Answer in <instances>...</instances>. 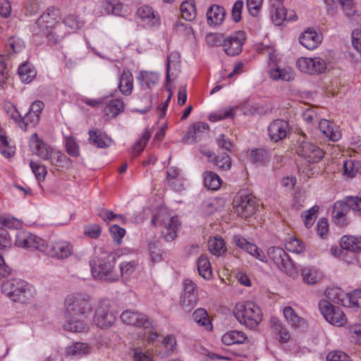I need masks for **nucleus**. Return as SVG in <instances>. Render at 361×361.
I'll list each match as a JSON object with an SVG mask.
<instances>
[{
    "label": "nucleus",
    "mask_w": 361,
    "mask_h": 361,
    "mask_svg": "<svg viewBox=\"0 0 361 361\" xmlns=\"http://www.w3.org/2000/svg\"><path fill=\"white\" fill-rule=\"evenodd\" d=\"M289 130L288 123L283 119H276L268 126L269 137L274 142L283 140Z\"/></svg>",
    "instance_id": "nucleus-17"
},
{
    "label": "nucleus",
    "mask_w": 361,
    "mask_h": 361,
    "mask_svg": "<svg viewBox=\"0 0 361 361\" xmlns=\"http://www.w3.org/2000/svg\"><path fill=\"white\" fill-rule=\"evenodd\" d=\"M65 307L67 320L64 329L73 332L85 331L87 326L84 319L92 312L90 298L80 294L69 295L66 298Z\"/></svg>",
    "instance_id": "nucleus-1"
},
{
    "label": "nucleus",
    "mask_w": 361,
    "mask_h": 361,
    "mask_svg": "<svg viewBox=\"0 0 361 361\" xmlns=\"http://www.w3.org/2000/svg\"><path fill=\"white\" fill-rule=\"evenodd\" d=\"M133 87V78L129 70L124 69L119 78L118 88L125 95H130Z\"/></svg>",
    "instance_id": "nucleus-28"
},
{
    "label": "nucleus",
    "mask_w": 361,
    "mask_h": 361,
    "mask_svg": "<svg viewBox=\"0 0 361 361\" xmlns=\"http://www.w3.org/2000/svg\"><path fill=\"white\" fill-rule=\"evenodd\" d=\"M269 75L273 80L281 79L284 81H291L294 78V75L290 68L280 69L276 68L269 71Z\"/></svg>",
    "instance_id": "nucleus-41"
},
{
    "label": "nucleus",
    "mask_w": 361,
    "mask_h": 361,
    "mask_svg": "<svg viewBox=\"0 0 361 361\" xmlns=\"http://www.w3.org/2000/svg\"><path fill=\"white\" fill-rule=\"evenodd\" d=\"M197 270L199 274L206 280H209L212 277V269L211 263L208 258L201 255L197 260Z\"/></svg>",
    "instance_id": "nucleus-37"
},
{
    "label": "nucleus",
    "mask_w": 361,
    "mask_h": 361,
    "mask_svg": "<svg viewBox=\"0 0 361 361\" xmlns=\"http://www.w3.org/2000/svg\"><path fill=\"white\" fill-rule=\"evenodd\" d=\"M124 109V103L122 99H116L109 101L104 108L106 116L116 117Z\"/></svg>",
    "instance_id": "nucleus-39"
},
{
    "label": "nucleus",
    "mask_w": 361,
    "mask_h": 361,
    "mask_svg": "<svg viewBox=\"0 0 361 361\" xmlns=\"http://www.w3.org/2000/svg\"><path fill=\"white\" fill-rule=\"evenodd\" d=\"M39 116L29 110V111L25 114V117L20 120V127L23 130H26L29 123L35 126L39 122Z\"/></svg>",
    "instance_id": "nucleus-51"
},
{
    "label": "nucleus",
    "mask_w": 361,
    "mask_h": 361,
    "mask_svg": "<svg viewBox=\"0 0 361 361\" xmlns=\"http://www.w3.org/2000/svg\"><path fill=\"white\" fill-rule=\"evenodd\" d=\"M343 203L346 204L348 209H351L353 211H361V197L348 196L345 198Z\"/></svg>",
    "instance_id": "nucleus-55"
},
{
    "label": "nucleus",
    "mask_w": 361,
    "mask_h": 361,
    "mask_svg": "<svg viewBox=\"0 0 361 361\" xmlns=\"http://www.w3.org/2000/svg\"><path fill=\"white\" fill-rule=\"evenodd\" d=\"M208 130V124L201 122L196 123L189 129L183 138V141L186 144H192L198 142L203 135L207 133Z\"/></svg>",
    "instance_id": "nucleus-19"
},
{
    "label": "nucleus",
    "mask_w": 361,
    "mask_h": 361,
    "mask_svg": "<svg viewBox=\"0 0 361 361\" xmlns=\"http://www.w3.org/2000/svg\"><path fill=\"white\" fill-rule=\"evenodd\" d=\"M263 4V0H246V6L249 13L252 16H258Z\"/></svg>",
    "instance_id": "nucleus-56"
},
{
    "label": "nucleus",
    "mask_w": 361,
    "mask_h": 361,
    "mask_svg": "<svg viewBox=\"0 0 361 361\" xmlns=\"http://www.w3.org/2000/svg\"><path fill=\"white\" fill-rule=\"evenodd\" d=\"M283 315L288 324L294 329L303 328L305 326V320L298 315L294 310L290 307H285L283 309Z\"/></svg>",
    "instance_id": "nucleus-26"
},
{
    "label": "nucleus",
    "mask_w": 361,
    "mask_h": 361,
    "mask_svg": "<svg viewBox=\"0 0 361 361\" xmlns=\"http://www.w3.org/2000/svg\"><path fill=\"white\" fill-rule=\"evenodd\" d=\"M192 317L194 321L199 325L204 326L207 330L212 329V323L209 320L207 312L204 309H197L193 312Z\"/></svg>",
    "instance_id": "nucleus-42"
},
{
    "label": "nucleus",
    "mask_w": 361,
    "mask_h": 361,
    "mask_svg": "<svg viewBox=\"0 0 361 361\" xmlns=\"http://www.w3.org/2000/svg\"><path fill=\"white\" fill-rule=\"evenodd\" d=\"M319 128L322 133L331 141H338L341 137V132L339 127L328 120L323 119L320 121Z\"/></svg>",
    "instance_id": "nucleus-21"
},
{
    "label": "nucleus",
    "mask_w": 361,
    "mask_h": 361,
    "mask_svg": "<svg viewBox=\"0 0 361 361\" xmlns=\"http://www.w3.org/2000/svg\"><path fill=\"white\" fill-rule=\"evenodd\" d=\"M162 346L164 348L163 353H160L161 357H168L174 351L176 346V339L173 336H166L162 341Z\"/></svg>",
    "instance_id": "nucleus-45"
},
{
    "label": "nucleus",
    "mask_w": 361,
    "mask_h": 361,
    "mask_svg": "<svg viewBox=\"0 0 361 361\" xmlns=\"http://www.w3.org/2000/svg\"><path fill=\"white\" fill-rule=\"evenodd\" d=\"M270 15L273 23L276 25H281L287 19L286 10L283 5L271 4Z\"/></svg>",
    "instance_id": "nucleus-36"
},
{
    "label": "nucleus",
    "mask_w": 361,
    "mask_h": 361,
    "mask_svg": "<svg viewBox=\"0 0 361 361\" xmlns=\"http://www.w3.org/2000/svg\"><path fill=\"white\" fill-rule=\"evenodd\" d=\"M180 13L183 18L191 21L196 16V8L192 0H188L182 2L180 5Z\"/></svg>",
    "instance_id": "nucleus-40"
},
{
    "label": "nucleus",
    "mask_w": 361,
    "mask_h": 361,
    "mask_svg": "<svg viewBox=\"0 0 361 361\" xmlns=\"http://www.w3.org/2000/svg\"><path fill=\"white\" fill-rule=\"evenodd\" d=\"M115 256L103 248H99L90 262L93 277L109 282L118 281L120 274L115 269Z\"/></svg>",
    "instance_id": "nucleus-2"
},
{
    "label": "nucleus",
    "mask_w": 361,
    "mask_h": 361,
    "mask_svg": "<svg viewBox=\"0 0 361 361\" xmlns=\"http://www.w3.org/2000/svg\"><path fill=\"white\" fill-rule=\"evenodd\" d=\"M224 39V35L221 33H209L206 36V42L209 47L222 46Z\"/></svg>",
    "instance_id": "nucleus-54"
},
{
    "label": "nucleus",
    "mask_w": 361,
    "mask_h": 361,
    "mask_svg": "<svg viewBox=\"0 0 361 361\" xmlns=\"http://www.w3.org/2000/svg\"><path fill=\"white\" fill-rule=\"evenodd\" d=\"M180 54L177 51L171 52L167 58V67H166V80H170V70H178L180 66Z\"/></svg>",
    "instance_id": "nucleus-44"
},
{
    "label": "nucleus",
    "mask_w": 361,
    "mask_h": 361,
    "mask_svg": "<svg viewBox=\"0 0 361 361\" xmlns=\"http://www.w3.org/2000/svg\"><path fill=\"white\" fill-rule=\"evenodd\" d=\"M0 224L8 228H18L21 226V223L16 218L2 216H0Z\"/></svg>",
    "instance_id": "nucleus-61"
},
{
    "label": "nucleus",
    "mask_w": 361,
    "mask_h": 361,
    "mask_svg": "<svg viewBox=\"0 0 361 361\" xmlns=\"http://www.w3.org/2000/svg\"><path fill=\"white\" fill-rule=\"evenodd\" d=\"M286 248L289 252L301 253L305 250V246L302 241L296 238H290L286 241Z\"/></svg>",
    "instance_id": "nucleus-47"
},
{
    "label": "nucleus",
    "mask_w": 361,
    "mask_h": 361,
    "mask_svg": "<svg viewBox=\"0 0 361 361\" xmlns=\"http://www.w3.org/2000/svg\"><path fill=\"white\" fill-rule=\"evenodd\" d=\"M109 230L114 240L120 244L122 238L126 235V230L116 224L111 226Z\"/></svg>",
    "instance_id": "nucleus-63"
},
{
    "label": "nucleus",
    "mask_w": 361,
    "mask_h": 361,
    "mask_svg": "<svg viewBox=\"0 0 361 361\" xmlns=\"http://www.w3.org/2000/svg\"><path fill=\"white\" fill-rule=\"evenodd\" d=\"M359 165L360 164L358 162L355 163L353 160L345 161L343 165V174L348 178L355 177L357 172Z\"/></svg>",
    "instance_id": "nucleus-49"
},
{
    "label": "nucleus",
    "mask_w": 361,
    "mask_h": 361,
    "mask_svg": "<svg viewBox=\"0 0 361 361\" xmlns=\"http://www.w3.org/2000/svg\"><path fill=\"white\" fill-rule=\"evenodd\" d=\"M63 22L66 27H69L73 31L77 30L82 26V22L79 16L74 14L66 16Z\"/></svg>",
    "instance_id": "nucleus-48"
},
{
    "label": "nucleus",
    "mask_w": 361,
    "mask_h": 361,
    "mask_svg": "<svg viewBox=\"0 0 361 361\" xmlns=\"http://www.w3.org/2000/svg\"><path fill=\"white\" fill-rule=\"evenodd\" d=\"M318 210V207L314 206L302 213V216L304 218V223L306 227L310 228L314 224Z\"/></svg>",
    "instance_id": "nucleus-52"
},
{
    "label": "nucleus",
    "mask_w": 361,
    "mask_h": 361,
    "mask_svg": "<svg viewBox=\"0 0 361 361\" xmlns=\"http://www.w3.org/2000/svg\"><path fill=\"white\" fill-rule=\"evenodd\" d=\"M116 318L111 302L107 300L100 301L95 309V324L100 328H107L112 326Z\"/></svg>",
    "instance_id": "nucleus-8"
},
{
    "label": "nucleus",
    "mask_w": 361,
    "mask_h": 361,
    "mask_svg": "<svg viewBox=\"0 0 361 361\" xmlns=\"http://www.w3.org/2000/svg\"><path fill=\"white\" fill-rule=\"evenodd\" d=\"M23 41L15 37H11L8 39L6 49L9 54H15L20 51L24 48Z\"/></svg>",
    "instance_id": "nucleus-46"
},
{
    "label": "nucleus",
    "mask_w": 361,
    "mask_h": 361,
    "mask_svg": "<svg viewBox=\"0 0 361 361\" xmlns=\"http://www.w3.org/2000/svg\"><path fill=\"white\" fill-rule=\"evenodd\" d=\"M137 263L135 261L123 262L120 264V271L118 274L121 276H128L133 274L135 269Z\"/></svg>",
    "instance_id": "nucleus-59"
},
{
    "label": "nucleus",
    "mask_w": 361,
    "mask_h": 361,
    "mask_svg": "<svg viewBox=\"0 0 361 361\" xmlns=\"http://www.w3.org/2000/svg\"><path fill=\"white\" fill-rule=\"evenodd\" d=\"M74 252L73 245L66 240H58L47 245L45 243V249L43 250L47 255L57 259H64L71 257Z\"/></svg>",
    "instance_id": "nucleus-12"
},
{
    "label": "nucleus",
    "mask_w": 361,
    "mask_h": 361,
    "mask_svg": "<svg viewBox=\"0 0 361 361\" xmlns=\"http://www.w3.org/2000/svg\"><path fill=\"white\" fill-rule=\"evenodd\" d=\"M235 109L236 108L235 107L228 108L220 111L218 113L211 114L209 116V119L210 121H216L218 120L231 118L234 116Z\"/></svg>",
    "instance_id": "nucleus-57"
},
{
    "label": "nucleus",
    "mask_w": 361,
    "mask_h": 361,
    "mask_svg": "<svg viewBox=\"0 0 361 361\" xmlns=\"http://www.w3.org/2000/svg\"><path fill=\"white\" fill-rule=\"evenodd\" d=\"M123 322L130 326L142 328L145 331V338L148 342L154 341L157 338V333L154 330L152 322L144 314L126 310L121 314Z\"/></svg>",
    "instance_id": "nucleus-5"
},
{
    "label": "nucleus",
    "mask_w": 361,
    "mask_h": 361,
    "mask_svg": "<svg viewBox=\"0 0 361 361\" xmlns=\"http://www.w3.org/2000/svg\"><path fill=\"white\" fill-rule=\"evenodd\" d=\"M30 148L31 151L44 160H48L52 152V148L43 142L37 133L32 135L30 140Z\"/></svg>",
    "instance_id": "nucleus-18"
},
{
    "label": "nucleus",
    "mask_w": 361,
    "mask_h": 361,
    "mask_svg": "<svg viewBox=\"0 0 361 361\" xmlns=\"http://www.w3.org/2000/svg\"><path fill=\"white\" fill-rule=\"evenodd\" d=\"M137 16L146 24L149 26L154 25L158 23L159 18L154 14L152 7L149 6H142L137 9Z\"/></svg>",
    "instance_id": "nucleus-31"
},
{
    "label": "nucleus",
    "mask_w": 361,
    "mask_h": 361,
    "mask_svg": "<svg viewBox=\"0 0 361 361\" xmlns=\"http://www.w3.org/2000/svg\"><path fill=\"white\" fill-rule=\"evenodd\" d=\"M152 224L161 228L162 237L166 241L173 240L178 229V220L171 216L166 209H161L152 220Z\"/></svg>",
    "instance_id": "nucleus-6"
},
{
    "label": "nucleus",
    "mask_w": 361,
    "mask_h": 361,
    "mask_svg": "<svg viewBox=\"0 0 361 361\" xmlns=\"http://www.w3.org/2000/svg\"><path fill=\"white\" fill-rule=\"evenodd\" d=\"M143 88L151 89L159 81V75L154 72L141 71L137 77Z\"/></svg>",
    "instance_id": "nucleus-34"
},
{
    "label": "nucleus",
    "mask_w": 361,
    "mask_h": 361,
    "mask_svg": "<svg viewBox=\"0 0 361 361\" xmlns=\"http://www.w3.org/2000/svg\"><path fill=\"white\" fill-rule=\"evenodd\" d=\"M321 42V36L314 30L305 31L300 37L301 44L310 50L317 48Z\"/></svg>",
    "instance_id": "nucleus-22"
},
{
    "label": "nucleus",
    "mask_w": 361,
    "mask_h": 361,
    "mask_svg": "<svg viewBox=\"0 0 361 361\" xmlns=\"http://www.w3.org/2000/svg\"><path fill=\"white\" fill-rule=\"evenodd\" d=\"M245 41L243 32L233 33L224 39L222 44L224 52L231 56L238 55L242 51V46Z\"/></svg>",
    "instance_id": "nucleus-16"
},
{
    "label": "nucleus",
    "mask_w": 361,
    "mask_h": 361,
    "mask_svg": "<svg viewBox=\"0 0 361 361\" xmlns=\"http://www.w3.org/2000/svg\"><path fill=\"white\" fill-rule=\"evenodd\" d=\"M297 66L300 71L308 74L321 73L326 68V62L319 57L300 58L297 61Z\"/></svg>",
    "instance_id": "nucleus-15"
},
{
    "label": "nucleus",
    "mask_w": 361,
    "mask_h": 361,
    "mask_svg": "<svg viewBox=\"0 0 361 361\" xmlns=\"http://www.w3.org/2000/svg\"><path fill=\"white\" fill-rule=\"evenodd\" d=\"M58 18V9L54 7L48 8L35 23L36 25L33 29L35 35H43L47 38L50 43H58L63 37V35H59L55 30L59 23Z\"/></svg>",
    "instance_id": "nucleus-3"
},
{
    "label": "nucleus",
    "mask_w": 361,
    "mask_h": 361,
    "mask_svg": "<svg viewBox=\"0 0 361 361\" xmlns=\"http://www.w3.org/2000/svg\"><path fill=\"white\" fill-rule=\"evenodd\" d=\"M197 302V295H182L180 305L186 312H190L194 308Z\"/></svg>",
    "instance_id": "nucleus-50"
},
{
    "label": "nucleus",
    "mask_w": 361,
    "mask_h": 361,
    "mask_svg": "<svg viewBox=\"0 0 361 361\" xmlns=\"http://www.w3.org/2000/svg\"><path fill=\"white\" fill-rule=\"evenodd\" d=\"M88 134L90 144L98 148H107L113 142L111 137L98 129L90 130Z\"/></svg>",
    "instance_id": "nucleus-20"
},
{
    "label": "nucleus",
    "mask_w": 361,
    "mask_h": 361,
    "mask_svg": "<svg viewBox=\"0 0 361 361\" xmlns=\"http://www.w3.org/2000/svg\"><path fill=\"white\" fill-rule=\"evenodd\" d=\"M18 73L20 80L26 83L32 82L37 74L35 68L28 63L21 64L18 68Z\"/></svg>",
    "instance_id": "nucleus-38"
},
{
    "label": "nucleus",
    "mask_w": 361,
    "mask_h": 361,
    "mask_svg": "<svg viewBox=\"0 0 361 361\" xmlns=\"http://www.w3.org/2000/svg\"><path fill=\"white\" fill-rule=\"evenodd\" d=\"M237 320L249 329H254L262 321L260 308L251 301L238 302L233 310Z\"/></svg>",
    "instance_id": "nucleus-4"
},
{
    "label": "nucleus",
    "mask_w": 361,
    "mask_h": 361,
    "mask_svg": "<svg viewBox=\"0 0 361 361\" xmlns=\"http://www.w3.org/2000/svg\"><path fill=\"white\" fill-rule=\"evenodd\" d=\"M247 339L245 334L240 331H231L226 333L221 338L222 342L227 345L235 343H243Z\"/></svg>",
    "instance_id": "nucleus-32"
},
{
    "label": "nucleus",
    "mask_w": 361,
    "mask_h": 361,
    "mask_svg": "<svg viewBox=\"0 0 361 361\" xmlns=\"http://www.w3.org/2000/svg\"><path fill=\"white\" fill-rule=\"evenodd\" d=\"M167 180L169 185L176 190L183 189V178L177 167L170 166L167 169Z\"/></svg>",
    "instance_id": "nucleus-25"
},
{
    "label": "nucleus",
    "mask_w": 361,
    "mask_h": 361,
    "mask_svg": "<svg viewBox=\"0 0 361 361\" xmlns=\"http://www.w3.org/2000/svg\"><path fill=\"white\" fill-rule=\"evenodd\" d=\"M296 152L298 156L303 158L309 163H317L322 159L324 153L316 145L305 141L304 139L300 138L298 140L296 147Z\"/></svg>",
    "instance_id": "nucleus-11"
},
{
    "label": "nucleus",
    "mask_w": 361,
    "mask_h": 361,
    "mask_svg": "<svg viewBox=\"0 0 361 361\" xmlns=\"http://www.w3.org/2000/svg\"><path fill=\"white\" fill-rule=\"evenodd\" d=\"M234 212L242 218H247L256 211V201L252 195H240L234 200Z\"/></svg>",
    "instance_id": "nucleus-14"
},
{
    "label": "nucleus",
    "mask_w": 361,
    "mask_h": 361,
    "mask_svg": "<svg viewBox=\"0 0 361 361\" xmlns=\"http://www.w3.org/2000/svg\"><path fill=\"white\" fill-rule=\"evenodd\" d=\"M319 307L322 315L330 324L341 326L346 323L345 315L340 307L334 306L326 300L320 301Z\"/></svg>",
    "instance_id": "nucleus-9"
},
{
    "label": "nucleus",
    "mask_w": 361,
    "mask_h": 361,
    "mask_svg": "<svg viewBox=\"0 0 361 361\" xmlns=\"http://www.w3.org/2000/svg\"><path fill=\"white\" fill-rule=\"evenodd\" d=\"M348 209L346 204L343 201H338L334 204V209L332 211V215L334 219L335 224L339 226H343L346 224V214Z\"/></svg>",
    "instance_id": "nucleus-29"
},
{
    "label": "nucleus",
    "mask_w": 361,
    "mask_h": 361,
    "mask_svg": "<svg viewBox=\"0 0 361 361\" xmlns=\"http://www.w3.org/2000/svg\"><path fill=\"white\" fill-rule=\"evenodd\" d=\"M1 291L14 302H25L31 296L30 286L23 280L12 279L3 282Z\"/></svg>",
    "instance_id": "nucleus-7"
},
{
    "label": "nucleus",
    "mask_w": 361,
    "mask_h": 361,
    "mask_svg": "<svg viewBox=\"0 0 361 361\" xmlns=\"http://www.w3.org/2000/svg\"><path fill=\"white\" fill-rule=\"evenodd\" d=\"M15 244L20 247L37 250L42 252L45 249L44 240L26 231L17 233Z\"/></svg>",
    "instance_id": "nucleus-13"
},
{
    "label": "nucleus",
    "mask_w": 361,
    "mask_h": 361,
    "mask_svg": "<svg viewBox=\"0 0 361 361\" xmlns=\"http://www.w3.org/2000/svg\"><path fill=\"white\" fill-rule=\"evenodd\" d=\"M150 137V133L148 130L143 133L142 137L133 147V153L134 156L139 154L144 149L147 142Z\"/></svg>",
    "instance_id": "nucleus-58"
},
{
    "label": "nucleus",
    "mask_w": 361,
    "mask_h": 361,
    "mask_svg": "<svg viewBox=\"0 0 361 361\" xmlns=\"http://www.w3.org/2000/svg\"><path fill=\"white\" fill-rule=\"evenodd\" d=\"M266 157V152L262 149H255L251 150L248 154V159L253 163L262 162Z\"/></svg>",
    "instance_id": "nucleus-60"
},
{
    "label": "nucleus",
    "mask_w": 361,
    "mask_h": 361,
    "mask_svg": "<svg viewBox=\"0 0 361 361\" xmlns=\"http://www.w3.org/2000/svg\"><path fill=\"white\" fill-rule=\"evenodd\" d=\"M204 183L209 190H216L220 188L221 180L215 173L207 171L204 175Z\"/></svg>",
    "instance_id": "nucleus-43"
},
{
    "label": "nucleus",
    "mask_w": 361,
    "mask_h": 361,
    "mask_svg": "<svg viewBox=\"0 0 361 361\" xmlns=\"http://www.w3.org/2000/svg\"><path fill=\"white\" fill-rule=\"evenodd\" d=\"M303 281L308 285H314L319 282L323 275L322 272L314 267H304L301 269Z\"/></svg>",
    "instance_id": "nucleus-30"
},
{
    "label": "nucleus",
    "mask_w": 361,
    "mask_h": 361,
    "mask_svg": "<svg viewBox=\"0 0 361 361\" xmlns=\"http://www.w3.org/2000/svg\"><path fill=\"white\" fill-rule=\"evenodd\" d=\"M269 258L281 271L290 276L295 274L294 264L288 254L282 248L272 247L268 250Z\"/></svg>",
    "instance_id": "nucleus-10"
},
{
    "label": "nucleus",
    "mask_w": 361,
    "mask_h": 361,
    "mask_svg": "<svg viewBox=\"0 0 361 361\" xmlns=\"http://www.w3.org/2000/svg\"><path fill=\"white\" fill-rule=\"evenodd\" d=\"M341 249L353 253L361 251V237L344 235L341 240Z\"/></svg>",
    "instance_id": "nucleus-27"
},
{
    "label": "nucleus",
    "mask_w": 361,
    "mask_h": 361,
    "mask_svg": "<svg viewBox=\"0 0 361 361\" xmlns=\"http://www.w3.org/2000/svg\"><path fill=\"white\" fill-rule=\"evenodd\" d=\"M226 11L224 7L212 5L207 13V22L209 25H220L224 20Z\"/></svg>",
    "instance_id": "nucleus-24"
},
{
    "label": "nucleus",
    "mask_w": 361,
    "mask_h": 361,
    "mask_svg": "<svg viewBox=\"0 0 361 361\" xmlns=\"http://www.w3.org/2000/svg\"><path fill=\"white\" fill-rule=\"evenodd\" d=\"M327 361H350V357L342 351L329 353L326 356Z\"/></svg>",
    "instance_id": "nucleus-64"
},
{
    "label": "nucleus",
    "mask_w": 361,
    "mask_h": 361,
    "mask_svg": "<svg viewBox=\"0 0 361 361\" xmlns=\"http://www.w3.org/2000/svg\"><path fill=\"white\" fill-rule=\"evenodd\" d=\"M92 346L87 343L77 342L66 348L68 355L83 356L91 353Z\"/></svg>",
    "instance_id": "nucleus-33"
},
{
    "label": "nucleus",
    "mask_w": 361,
    "mask_h": 361,
    "mask_svg": "<svg viewBox=\"0 0 361 361\" xmlns=\"http://www.w3.org/2000/svg\"><path fill=\"white\" fill-rule=\"evenodd\" d=\"M208 247L209 252L216 256H221L227 251L224 240L223 238L217 236L209 240Z\"/></svg>",
    "instance_id": "nucleus-35"
},
{
    "label": "nucleus",
    "mask_w": 361,
    "mask_h": 361,
    "mask_svg": "<svg viewBox=\"0 0 361 361\" xmlns=\"http://www.w3.org/2000/svg\"><path fill=\"white\" fill-rule=\"evenodd\" d=\"M270 324L280 343H287L290 340V334L288 329L278 318L271 317Z\"/></svg>",
    "instance_id": "nucleus-23"
},
{
    "label": "nucleus",
    "mask_w": 361,
    "mask_h": 361,
    "mask_svg": "<svg viewBox=\"0 0 361 361\" xmlns=\"http://www.w3.org/2000/svg\"><path fill=\"white\" fill-rule=\"evenodd\" d=\"M30 167L36 178L39 180H44L47 175L46 167L39 162L30 161Z\"/></svg>",
    "instance_id": "nucleus-53"
},
{
    "label": "nucleus",
    "mask_w": 361,
    "mask_h": 361,
    "mask_svg": "<svg viewBox=\"0 0 361 361\" xmlns=\"http://www.w3.org/2000/svg\"><path fill=\"white\" fill-rule=\"evenodd\" d=\"M245 250L247 251L252 256L259 259L260 261H265L266 257L264 256L262 250L257 247L256 245L249 243L248 245L245 248Z\"/></svg>",
    "instance_id": "nucleus-62"
}]
</instances>
